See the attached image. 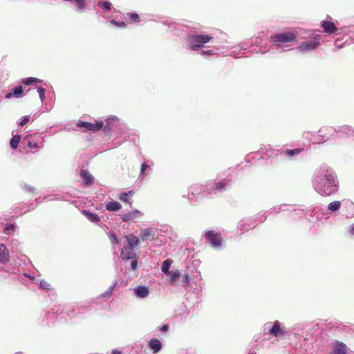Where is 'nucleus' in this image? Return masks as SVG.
Listing matches in <instances>:
<instances>
[{
	"label": "nucleus",
	"instance_id": "nucleus-1",
	"mask_svg": "<svg viewBox=\"0 0 354 354\" xmlns=\"http://www.w3.org/2000/svg\"><path fill=\"white\" fill-rule=\"evenodd\" d=\"M114 120V118H109L106 120V125L104 126V122L102 121H97L96 123L93 124L88 122L80 121L77 123L76 126L79 128H84L85 131H97L104 127V131L105 133L109 134L111 131L110 127V124L111 122Z\"/></svg>",
	"mask_w": 354,
	"mask_h": 354
},
{
	"label": "nucleus",
	"instance_id": "nucleus-2",
	"mask_svg": "<svg viewBox=\"0 0 354 354\" xmlns=\"http://www.w3.org/2000/svg\"><path fill=\"white\" fill-rule=\"evenodd\" d=\"M212 37L207 35H194L188 37L190 49L198 50L203 46L204 44L209 42Z\"/></svg>",
	"mask_w": 354,
	"mask_h": 354
},
{
	"label": "nucleus",
	"instance_id": "nucleus-3",
	"mask_svg": "<svg viewBox=\"0 0 354 354\" xmlns=\"http://www.w3.org/2000/svg\"><path fill=\"white\" fill-rule=\"evenodd\" d=\"M297 37V34L295 32H287L272 36V41L275 46H279L281 43H288L295 41Z\"/></svg>",
	"mask_w": 354,
	"mask_h": 354
},
{
	"label": "nucleus",
	"instance_id": "nucleus-4",
	"mask_svg": "<svg viewBox=\"0 0 354 354\" xmlns=\"http://www.w3.org/2000/svg\"><path fill=\"white\" fill-rule=\"evenodd\" d=\"M320 39V35H316L315 37H313V39L301 43V44L299 46V49L301 51L313 50L316 48L318 46H319Z\"/></svg>",
	"mask_w": 354,
	"mask_h": 354
},
{
	"label": "nucleus",
	"instance_id": "nucleus-5",
	"mask_svg": "<svg viewBox=\"0 0 354 354\" xmlns=\"http://www.w3.org/2000/svg\"><path fill=\"white\" fill-rule=\"evenodd\" d=\"M205 238L214 248H219L222 245L221 237L214 230L207 231L205 234Z\"/></svg>",
	"mask_w": 354,
	"mask_h": 354
},
{
	"label": "nucleus",
	"instance_id": "nucleus-6",
	"mask_svg": "<svg viewBox=\"0 0 354 354\" xmlns=\"http://www.w3.org/2000/svg\"><path fill=\"white\" fill-rule=\"evenodd\" d=\"M143 216V213L138 209L121 215V219L129 223L136 222Z\"/></svg>",
	"mask_w": 354,
	"mask_h": 354
},
{
	"label": "nucleus",
	"instance_id": "nucleus-7",
	"mask_svg": "<svg viewBox=\"0 0 354 354\" xmlns=\"http://www.w3.org/2000/svg\"><path fill=\"white\" fill-rule=\"evenodd\" d=\"M24 95V91L22 86H18L11 90L10 92L6 94V98L10 99L12 97L16 98L21 97Z\"/></svg>",
	"mask_w": 354,
	"mask_h": 354
},
{
	"label": "nucleus",
	"instance_id": "nucleus-8",
	"mask_svg": "<svg viewBox=\"0 0 354 354\" xmlns=\"http://www.w3.org/2000/svg\"><path fill=\"white\" fill-rule=\"evenodd\" d=\"M322 27L326 33L333 34L337 30V28L333 21H323L322 22Z\"/></svg>",
	"mask_w": 354,
	"mask_h": 354
},
{
	"label": "nucleus",
	"instance_id": "nucleus-9",
	"mask_svg": "<svg viewBox=\"0 0 354 354\" xmlns=\"http://www.w3.org/2000/svg\"><path fill=\"white\" fill-rule=\"evenodd\" d=\"M270 333L274 337H279L285 334L279 321H275L273 323V326L270 330Z\"/></svg>",
	"mask_w": 354,
	"mask_h": 354
},
{
	"label": "nucleus",
	"instance_id": "nucleus-10",
	"mask_svg": "<svg viewBox=\"0 0 354 354\" xmlns=\"http://www.w3.org/2000/svg\"><path fill=\"white\" fill-rule=\"evenodd\" d=\"M136 254L133 250V248L127 246L124 247L121 252V257L125 260L133 259Z\"/></svg>",
	"mask_w": 354,
	"mask_h": 354
},
{
	"label": "nucleus",
	"instance_id": "nucleus-11",
	"mask_svg": "<svg viewBox=\"0 0 354 354\" xmlns=\"http://www.w3.org/2000/svg\"><path fill=\"white\" fill-rule=\"evenodd\" d=\"M9 252L5 245H0V263L6 264L10 261Z\"/></svg>",
	"mask_w": 354,
	"mask_h": 354
},
{
	"label": "nucleus",
	"instance_id": "nucleus-12",
	"mask_svg": "<svg viewBox=\"0 0 354 354\" xmlns=\"http://www.w3.org/2000/svg\"><path fill=\"white\" fill-rule=\"evenodd\" d=\"M155 236V232L149 228L141 230L140 238L142 241H153Z\"/></svg>",
	"mask_w": 354,
	"mask_h": 354
},
{
	"label": "nucleus",
	"instance_id": "nucleus-13",
	"mask_svg": "<svg viewBox=\"0 0 354 354\" xmlns=\"http://www.w3.org/2000/svg\"><path fill=\"white\" fill-rule=\"evenodd\" d=\"M148 346L155 353L159 352L162 348L160 341L156 338L150 339L148 342Z\"/></svg>",
	"mask_w": 354,
	"mask_h": 354
},
{
	"label": "nucleus",
	"instance_id": "nucleus-14",
	"mask_svg": "<svg viewBox=\"0 0 354 354\" xmlns=\"http://www.w3.org/2000/svg\"><path fill=\"white\" fill-rule=\"evenodd\" d=\"M135 294L140 298H145L147 297L149 294V291L147 287L145 286H138L134 289Z\"/></svg>",
	"mask_w": 354,
	"mask_h": 354
},
{
	"label": "nucleus",
	"instance_id": "nucleus-15",
	"mask_svg": "<svg viewBox=\"0 0 354 354\" xmlns=\"http://www.w3.org/2000/svg\"><path fill=\"white\" fill-rule=\"evenodd\" d=\"M337 191V185H330L324 183L322 189H321L322 194L330 196Z\"/></svg>",
	"mask_w": 354,
	"mask_h": 354
},
{
	"label": "nucleus",
	"instance_id": "nucleus-16",
	"mask_svg": "<svg viewBox=\"0 0 354 354\" xmlns=\"http://www.w3.org/2000/svg\"><path fill=\"white\" fill-rule=\"evenodd\" d=\"M80 176L86 185H91L93 183L94 178L87 170L81 171Z\"/></svg>",
	"mask_w": 354,
	"mask_h": 354
},
{
	"label": "nucleus",
	"instance_id": "nucleus-17",
	"mask_svg": "<svg viewBox=\"0 0 354 354\" xmlns=\"http://www.w3.org/2000/svg\"><path fill=\"white\" fill-rule=\"evenodd\" d=\"M134 195V192L130 190L127 192H122L118 196V198L124 203L131 205L132 202L129 201V198H131Z\"/></svg>",
	"mask_w": 354,
	"mask_h": 354
},
{
	"label": "nucleus",
	"instance_id": "nucleus-18",
	"mask_svg": "<svg viewBox=\"0 0 354 354\" xmlns=\"http://www.w3.org/2000/svg\"><path fill=\"white\" fill-rule=\"evenodd\" d=\"M330 354H348L347 347L344 343H339Z\"/></svg>",
	"mask_w": 354,
	"mask_h": 354
},
{
	"label": "nucleus",
	"instance_id": "nucleus-19",
	"mask_svg": "<svg viewBox=\"0 0 354 354\" xmlns=\"http://www.w3.org/2000/svg\"><path fill=\"white\" fill-rule=\"evenodd\" d=\"M126 239L128 242L127 246L134 248V247L138 246L140 243V239L136 236H135L133 234L127 235L126 236Z\"/></svg>",
	"mask_w": 354,
	"mask_h": 354
},
{
	"label": "nucleus",
	"instance_id": "nucleus-20",
	"mask_svg": "<svg viewBox=\"0 0 354 354\" xmlns=\"http://www.w3.org/2000/svg\"><path fill=\"white\" fill-rule=\"evenodd\" d=\"M122 205L117 201H111L106 204V209L109 211H117L120 209Z\"/></svg>",
	"mask_w": 354,
	"mask_h": 354
},
{
	"label": "nucleus",
	"instance_id": "nucleus-21",
	"mask_svg": "<svg viewBox=\"0 0 354 354\" xmlns=\"http://www.w3.org/2000/svg\"><path fill=\"white\" fill-rule=\"evenodd\" d=\"M169 277V283L171 286H174L176 284L177 281L179 279L180 274L178 270H176L174 272H171L168 274Z\"/></svg>",
	"mask_w": 354,
	"mask_h": 354
},
{
	"label": "nucleus",
	"instance_id": "nucleus-22",
	"mask_svg": "<svg viewBox=\"0 0 354 354\" xmlns=\"http://www.w3.org/2000/svg\"><path fill=\"white\" fill-rule=\"evenodd\" d=\"M125 18L129 19L130 23H138L141 21L139 15L134 12L127 13Z\"/></svg>",
	"mask_w": 354,
	"mask_h": 354
},
{
	"label": "nucleus",
	"instance_id": "nucleus-23",
	"mask_svg": "<svg viewBox=\"0 0 354 354\" xmlns=\"http://www.w3.org/2000/svg\"><path fill=\"white\" fill-rule=\"evenodd\" d=\"M83 214L91 222H98L100 221L99 216L95 213L84 210Z\"/></svg>",
	"mask_w": 354,
	"mask_h": 354
},
{
	"label": "nucleus",
	"instance_id": "nucleus-24",
	"mask_svg": "<svg viewBox=\"0 0 354 354\" xmlns=\"http://www.w3.org/2000/svg\"><path fill=\"white\" fill-rule=\"evenodd\" d=\"M333 131V129L330 127H324L321 128L319 131V136L322 138L326 137L328 135H330Z\"/></svg>",
	"mask_w": 354,
	"mask_h": 354
},
{
	"label": "nucleus",
	"instance_id": "nucleus-25",
	"mask_svg": "<svg viewBox=\"0 0 354 354\" xmlns=\"http://www.w3.org/2000/svg\"><path fill=\"white\" fill-rule=\"evenodd\" d=\"M172 263V260L171 259H166L163 261L161 267L162 272L165 274H169L170 272L169 271V268Z\"/></svg>",
	"mask_w": 354,
	"mask_h": 354
},
{
	"label": "nucleus",
	"instance_id": "nucleus-26",
	"mask_svg": "<svg viewBox=\"0 0 354 354\" xmlns=\"http://www.w3.org/2000/svg\"><path fill=\"white\" fill-rule=\"evenodd\" d=\"M337 180L332 174H326V182L325 183L330 185H337Z\"/></svg>",
	"mask_w": 354,
	"mask_h": 354
},
{
	"label": "nucleus",
	"instance_id": "nucleus-27",
	"mask_svg": "<svg viewBox=\"0 0 354 354\" xmlns=\"http://www.w3.org/2000/svg\"><path fill=\"white\" fill-rule=\"evenodd\" d=\"M20 140H21V137L19 136H18V135L14 136L11 138L10 142V147L14 149H17L19 145V143L20 142Z\"/></svg>",
	"mask_w": 354,
	"mask_h": 354
},
{
	"label": "nucleus",
	"instance_id": "nucleus-28",
	"mask_svg": "<svg viewBox=\"0 0 354 354\" xmlns=\"http://www.w3.org/2000/svg\"><path fill=\"white\" fill-rule=\"evenodd\" d=\"M41 81L35 77H28L23 80V84L26 86H29L33 84L40 83Z\"/></svg>",
	"mask_w": 354,
	"mask_h": 354
},
{
	"label": "nucleus",
	"instance_id": "nucleus-29",
	"mask_svg": "<svg viewBox=\"0 0 354 354\" xmlns=\"http://www.w3.org/2000/svg\"><path fill=\"white\" fill-rule=\"evenodd\" d=\"M341 203L340 201H333L328 204V209L330 211H336L338 210L340 208Z\"/></svg>",
	"mask_w": 354,
	"mask_h": 354
},
{
	"label": "nucleus",
	"instance_id": "nucleus-30",
	"mask_svg": "<svg viewBox=\"0 0 354 354\" xmlns=\"http://www.w3.org/2000/svg\"><path fill=\"white\" fill-rule=\"evenodd\" d=\"M301 151H302L301 149H288V150L285 151L284 153L288 157H291V156H293L295 155L299 154Z\"/></svg>",
	"mask_w": 354,
	"mask_h": 354
},
{
	"label": "nucleus",
	"instance_id": "nucleus-31",
	"mask_svg": "<svg viewBox=\"0 0 354 354\" xmlns=\"http://www.w3.org/2000/svg\"><path fill=\"white\" fill-rule=\"evenodd\" d=\"M97 6L106 10H110L111 8V3L109 1H100L98 2Z\"/></svg>",
	"mask_w": 354,
	"mask_h": 354
},
{
	"label": "nucleus",
	"instance_id": "nucleus-32",
	"mask_svg": "<svg viewBox=\"0 0 354 354\" xmlns=\"http://www.w3.org/2000/svg\"><path fill=\"white\" fill-rule=\"evenodd\" d=\"M27 146L30 149H38L40 147V146L38 145V143L33 140H28V143H27Z\"/></svg>",
	"mask_w": 354,
	"mask_h": 354
},
{
	"label": "nucleus",
	"instance_id": "nucleus-33",
	"mask_svg": "<svg viewBox=\"0 0 354 354\" xmlns=\"http://www.w3.org/2000/svg\"><path fill=\"white\" fill-rule=\"evenodd\" d=\"M111 24H113L114 26H115L117 27H120V28H125L127 26V24L125 22H124V21L119 22V21H117L113 19L111 21Z\"/></svg>",
	"mask_w": 354,
	"mask_h": 354
},
{
	"label": "nucleus",
	"instance_id": "nucleus-34",
	"mask_svg": "<svg viewBox=\"0 0 354 354\" xmlns=\"http://www.w3.org/2000/svg\"><path fill=\"white\" fill-rule=\"evenodd\" d=\"M40 286L41 288L45 289V290L51 289L50 284L48 282H47L46 281H41L40 282Z\"/></svg>",
	"mask_w": 354,
	"mask_h": 354
},
{
	"label": "nucleus",
	"instance_id": "nucleus-35",
	"mask_svg": "<svg viewBox=\"0 0 354 354\" xmlns=\"http://www.w3.org/2000/svg\"><path fill=\"white\" fill-rule=\"evenodd\" d=\"M37 91L41 101L42 102L45 97V89L42 87H39Z\"/></svg>",
	"mask_w": 354,
	"mask_h": 354
},
{
	"label": "nucleus",
	"instance_id": "nucleus-36",
	"mask_svg": "<svg viewBox=\"0 0 354 354\" xmlns=\"http://www.w3.org/2000/svg\"><path fill=\"white\" fill-rule=\"evenodd\" d=\"M113 286L109 288L107 291L101 295V297H110L113 293Z\"/></svg>",
	"mask_w": 354,
	"mask_h": 354
},
{
	"label": "nucleus",
	"instance_id": "nucleus-37",
	"mask_svg": "<svg viewBox=\"0 0 354 354\" xmlns=\"http://www.w3.org/2000/svg\"><path fill=\"white\" fill-rule=\"evenodd\" d=\"M225 183L223 182H219L215 184L214 189H225Z\"/></svg>",
	"mask_w": 354,
	"mask_h": 354
},
{
	"label": "nucleus",
	"instance_id": "nucleus-38",
	"mask_svg": "<svg viewBox=\"0 0 354 354\" xmlns=\"http://www.w3.org/2000/svg\"><path fill=\"white\" fill-rule=\"evenodd\" d=\"M110 240L112 243L119 244V240L117 238L116 235L112 233L110 236Z\"/></svg>",
	"mask_w": 354,
	"mask_h": 354
},
{
	"label": "nucleus",
	"instance_id": "nucleus-39",
	"mask_svg": "<svg viewBox=\"0 0 354 354\" xmlns=\"http://www.w3.org/2000/svg\"><path fill=\"white\" fill-rule=\"evenodd\" d=\"M30 120V118L29 116H25L22 120L19 123V125L23 127L26 124H27L28 122V121Z\"/></svg>",
	"mask_w": 354,
	"mask_h": 354
},
{
	"label": "nucleus",
	"instance_id": "nucleus-40",
	"mask_svg": "<svg viewBox=\"0 0 354 354\" xmlns=\"http://www.w3.org/2000/svg\"><path fill=\"white\" fill-rule=\"evenodd\" d=\"M149 165H147V163H143L142 165H141V169H140V174L142 175L144 174V172L146 169H149Z\"/></svg>",
	"mask_w": 354,
	"mask_h": 354
},
{
	"label": "nucleus",
	"instance_id": "nucleus-41",
	"mask_svg": "<svg viewBox=\"0 0 354 354\" xmlns=\"http://www.w3.org/2000/svg\"><path fill=\"white\" fill-rule=\"evenodd\" d=\"M13 229H14V227L12 225H6L4 227L3 232L5 234H8V233H10V231L13 230Z\"/></svg>",
	"mask_w": 354,
	"mask_h": 354
},
{
	"label": "nucleus",
	"instance_id": "nucleus-42",
	"mask_svg": "<svg viewBox=\"0 0 354 354\" xmlns=\"http://www.w3.org/2000/svg\"><path fill=\"white\" fill-rule=\"evenodd\" d=\"M138 261L136 260H132L131 262V268L132 270H136L138 269Z\"/></svg>",
	"mask_w": 354,
	"mask_h": 354
},
{
	"label": "nucleus",
	"instance_id": "nucleus-43",
	"mask_svg": "<svg viewBox=\"0 0 354 354\" xmlns=\"http://www.w3.org/2000/svg\"><path fill=\"white\" fill-rule=\"evenodd\" d=\"M169 329V325L168 324H165L162 326V328H160V330L162 332H166Z\"/></svg>",
	"mask_w": 354,
	"mask_h": 354
},
{
	"label": "nucleus",
	"instance_id": "nucleus-44",
	"mask_svg": "<svg viewBox=\"0 0 354 354\" xmlns=\"http://www.w3.org/2000/svg\"><path fill=\"white\" fill-rule=\"evenodd\" d=\"M183 280L184 282L189 283V277L187 274H185L183 277Z\"/></svg>",
	"mask_w": 354,
	"mask_h": 354
},
{
	"label": "nucleus",
	"instance_id": "nucleus-45",
	"mask_svg": "<svg viewBox=\"0 0 354 354\" xmlns=\"http://www.w3.org/2000/svg\"><path fill=\"white\" fill-rule=\"evenodd\" d=\"M111 354H122V353L116 349H114L112 351Z\"/></svg>",
	"mask_w": 354,
	"mask_h": 354
},
{
	"label": "nucleus",
	"instance_id": "nucleus-46",
	"mask_svg": "<svg viewBox=\"0 0 354 354\" xmlns=\"http://www.w3.org/2000/svg\"><path fill=\"white\" fill-rule=\"evenodd\" d=\"M204 54H207V55H213V51L212 50H207V51H205L203 52Z\"/></svg>",
	"mask_w": 354,
	"mask_h": 354
},
{
	"label": "nucleus",
	"instance_id": "nucleus-47",
	"mask_svg": "<svg viewBox=\"0 0 354 354\" xmlns=\"http://www.w3.org/2000/svg\"><path fill=\"white\" fill-rule=\"evenodd\" d=\"M349 233L351 235H354V226L352 228H351V230H349Z\"/></svg>",
	"mask_w": 354,
	"mask_h": 354
},
{
	"label": "nucleus",
	"instance_id": "nucleus-48",
	"mask_svg": "<svg viewBox=\"0 0 354 354\" xmlns=\"http://www.w3.org/2000/svg\"><path fill=\"white\" fill-rule=\"evenodd\" d=\"M30 136H27L26 139H28Z\"/></svg>",
	"mask_w": 354,
	"mask_h": 354
}]
</instances>
